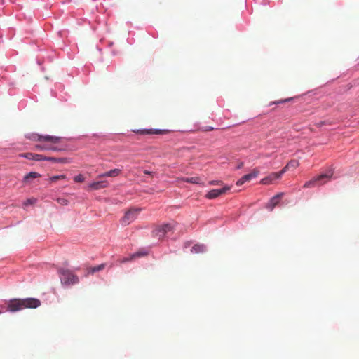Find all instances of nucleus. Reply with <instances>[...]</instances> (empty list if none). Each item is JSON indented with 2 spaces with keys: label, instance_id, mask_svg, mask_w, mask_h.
<instances>
[{
  "label": "nucleus",
  "instance_id": "f257e3e1",
  "mask_svg": "<svg viewBox=\"0 0 359 359\" xmlns=\"http://www.w3.org/2000/svg\"><path fill=\"white\" fill-rule=\"evenodd\" d=\"M40 305V300L36 298L13 299L8 302L7 309L0 305V314L5 311L15 312L24 309H36Z\"/></svg>",
  "mask_w": 359,
  "mask_h": 359
},
{
  "label": "nucleus",
  "instance_id": "f03ea898",
  "mask_svg": "<svg viewBox=\"0 0 359 359\" xmlns=\"http://www.w3.org/2000/svg\"><path fill=\"white\" fill-rule=\"evenodd\" d=\"M38 140H43V142L45 143V146L48 147H50V149H47L46 150L51 151H60L62 150L57 144L60 142L62 138L57 136H52V135H44V137H38Z\"/></svg>",
  "mask_w": 359,
  "mask_h": 359
},
{
  "label": "nucleus",
  "instance_id": "7ed1b4c3",
  "mask_svg": "<svg viewBox=\"0 0 359 359\" xmlns=\"http://www.w3.org/2000/svg\"><path fill=\"white\" fill-rule=\"evenodd\" d=\"M332 175H333L332 171H329L326 174L320 175L316 177L315 178L306 182L305 184H304L303 187L304 188H310V187H315L316 184H318V185L323 184L325 182L330 180Z\"/></svg>",
  "mask_w": 359,
  "mask_h": 359
},
{
  "label": "nucleus",
  "instance_id": "20e7f679",
  "mask_svg": "<svg viewBox=\"0 0 359 359\" xmlns=\"http://www.w3.org/2000/svg\"><path fill=\"white\" fill-rule=\"evenodd\" d=\"M60 275L61 282L64 284L72 285L78 282V277L69 270L60 269Z\"/></svg>",
  "mask_w": 359,
  "mask_h": 359
},
{
  "label": "nucleus",
  "instance_id": "39448f33",
  "mask_svg": "<svg viewBox=\"0 0 359 359\" xmlns=\"http://www.w3.org/2000/svg\"><path fill=\"white\" fill-rule=\"evenodd\" d=\"M174 226L171 224H165L161 226H158L153 231V236L158 238V239L163 238L168 232L173 230Z\"/></svg>",
  "mask_w": 359,
  "mask_h": 359
},
{
  "label": "nucleus",
  "instance_id": "423d86ee",
  "mask_svg": "<svg viewBox=\"0 0 359 359\" xmlns=\"http://www.w3.org/2000/svg\"><path fill=\"white\" fill-rule=\"evenodd\" d=\"M140 209L133 208L128 210L121 219V223L123 226L128 225L136 219Z\"/></svg>",
  "mask_w": 359,
  "mask_h": 359
},
{
  "label": "nucleus",
  "instance_id": "0eeeda50",
  "mask_svg": "<svg viewBox=\"0 0 359 359\" xmlns=\"http://www.w3.org/2000/svg\"><path fill=\"white\" fill-rule=\"evenodd\" d=\"M230 189L231 187L229 186L225 185L222 189L210 190L205 194V198L208 199L216 198L224 194L227 191L230 190Z\"/></svg>",
  "mask_w": 359,
  "mask_h": 359
},
{
  "label": "nucleus",
  "instance_id": "6e6552de",
  "mask_svg": "<svg viewBox=\"0 0 359 359\" xmlns=\"http://www.w3.org/2000/svg\"><path fill=\"white\" fill-rule=\"evenodd\" d=\"M109 186V183L106 180L95 181L90 183L88 186V191L99 190L106 188Z\"/></svg>",
  "mask_w": 359,
  "mask_h": 359
},
{
  "label": "nucleus",
  "instance_id": "1a4fd4ad",
  "mask_svg": "<svg viewBox=\"0 0 359 359\" xmlns=\"http://www.w3.org/2000/svg\"><path fill=\"white\" fill-rule=\"evenodd\" d=\"M19 156L20 157L25 158L28 160H32V161H43L44 159L43 155L30 153V152L20 154Z\"/></svg>",
  "mask_w": 359,
  "mask_h": 359
},
{
  "label": "nucleus",
  "instance_id": "9d476101",
  "mask_svg": "<svg viewBox=\"0 0 359 359\" xmlns=\"http://www.w3.org/2000/svg\"><path fill=\"white\" fill-rule=\"evenodd\" d=\"M135 133L140 135H152V134H165L167 133L166 130H154V129H144L137 130Z\"/></svg>",
  "mask_w": 359,
  "mask_h": 359
},
{
  "label": "nucleus",
  "instance_id": "9b49d317",
  "mask_svg": "<svg viewBox=\"0 0 359 359\" xmlns=\"http://www.w3.org/2000/svg\"><path fill=\"white\" fill-rule=\"evenodd\" d=\"M282 194H278L273 197H272L270 200V201L266 205V208L269 210L270 211H272L273 208L276 207V205L279 203Z\"/></svg>",
  "mask_w": 359,
  "mask_h": 359
},
{
  "label": "nucleus",
  "instance_id": "f8f14e48",
  "mask_svg": "<svg viewBox=\"0 0 359 359\" xmlns=\"http://www.w3.org/2000/svg\"><path fill=\"white\" fill-rule=\"evenodd\" d=\"M278 179H280V175H276V172H272L269 176L263 178L260 181V184L264 185H268L271 184L274 180Z\"/></svg>",
  "mask_w": 359,
  "mask_h": 359
},
{
  "label": "nucleus",
  "instance_id": "ddd939ff",
  "mask_svg": "<svg viewBox=\"0 0 359 359\" xmlns=\"http://www.w3.org/2000/svg\"><path fill=\"white\" fill-rule=\"evenodd\" d=\"M121 172V170L120 169H113L109 171H107L104 173H102L97 176V178H102V177H114L119 175Z\"/></svg>",
  "mask_w": 359,
  "mask_h": 359
},
{
  "label": "nucleus",
  "instance_id": "4468645a",
  "mask_svg": "<svg viewBox=\"0 0 359 359\" xmlns=\"http://www.w3.org/2000/svg\"><path fill=\"white\" fill-rule=\"evenodd\" d=\"M43 160L49 161L53 163H67L69 162L67 158H65L46 157L43 156Z\"/></svg>",
  "mask_w": 359,
  "mask_h": 359
},
{
  "label": "nucleus",
  "instance_id": "2eb2a0df",
  "mask_svg": "<svg viewBox=\"0 0 359 359\" xmlns=\"http://www.w3.org/2000/svg\"><path fill=\"white\" fill-rule=\"evenodd\" d=\"M259 174V171L257 169H254L252 171V172L245 175L244 176H243V180H245V182H248V181H250V180H252V178L257 177Z\"/></svg>",
  "mask_w": 359,
  "mask_h": 359
},
{
  "label": "nucleus",
  "instance_id": "dca6fc26",
  "mask_svg": "<svg viewBox=\"0 0 359 359\" xmlns=\"http://www.w3.org/2000/svg\"><path fill=\"white\" fill-rule=\"evenodd\" d=\"M183 182L191 183V184H201V180L199 177L196 176L194 177H184L182 180Z\"/></svg>",
  "mask_w": 359,
  "mask_h": 359
},
{
  "label": "nucleus",
  "instance_id": "f3484780",
  "mask_svg": "<svg viewBox=\"0 0 359 359\" xmlns=\"http://www.w3.org/2000/svg\"><path fill=\"white\" fill-rule=\"evenodd\" d=\"M41 177V175L36 172H31L26 175L24 177V181L27 182L30 178H37Z\"/></svg>",
  "mask_w": 359,
  "mask_h": 359
},
{
  "label": "nucleus",
  "instance_id": "a211bd4d",
  "mask_svg": "<svg viewBox=\"0 0 359 359\" xmlns=\"http://www.w3.org/2000/svg\"><path fill=\"white\" fill-rule=\"evenodd\" d=\"M105 267V264H101L97 266H94V267H91L90 269H89V271L92 273H94L95 272H97V271H100L101 270H103Z\"/></svg>",
  "mask_w": 359,
  "mask_h": 359
},
{
  "label": "nucleus",
  "instance_id": "6ab92c4d",
  "mask_svg": "<svg viewBox=\"0 0 359 359\" xmlns=\"http://www.w3.org/2000/svg\"><path fill=\"white\" fill-rule=\"evenodd\" d=\"M205 250V246L203 245H195L191 251L196 253L203 252Z\"/></svg>",
  "mask_w": 359,
  "mask_h": 359
},
{
  "label": "nucleus",
  "instance_id": "aec40b11",
  "mask_svg": "<svg viewBox=\"0 0 359 359\" xmlns=\"http://www.w3.org/2000/svg\"><path fill=\"white\" fill-rule=\"evenodd\" d=\"M287 165L289 168H296L299 166V163L297 160H291Z\"/></svg>",
  "mask_w": 359,
  "mask_h": 359
},
{
  "label": "nucleus",
  "instance_id": "412c9836",
  "mask_svg": "<svg viewBox=\"0 0 359 359\" xmlns=\"http://www.w3.org/2000/svg\"><path fill=\"white\" fill-rule=\"evenodd\" d=\"M35 148L38 150H46L47 149H50V147L45 146L44 142H40L39 144L35 145Z\"/></svg>",
  "mask_w": 359,
  "mask_h": 359
},
{
  "label": "nucleus",
  "instance_id": "4be33fe9",
  "mask_svg": "<svg viewBox=\"0 0 359 359\" xmlns=\"http://www.w3.org/2000/svg\"><path fill=\"white\" fill-rule=\"evenodd\" d=\"M57 202L61 205H67L69 204L68 200L65 198H57Z\"/></svg>",
  "mask_w": 359,
  "mask_h": 359
},
{
  "label": "nucleus",
  "instance_id": "5701e85b",
  "mask_svg": "<svg viewBox=\"0 0 359 359\" xmlns=\"http://www.w3.org/2000/svg\"><path fill=\"white\" fill-rule=\"evenodd\" d=\"M38 137H44V135H38V134H33L29 138L32 140H33V141H37V142H43V140H38Z\"/></svg>",
  "mask_w": 359,
  "mask_h": 359
},
{
  "label": "nucleus",
  "instance_id": "b1692460",
  "mask_svg": "<svg viewBox=\"0 0 359 359\" xmlns=\"http://www.w3.org/2000/svg\"><path fill=\"white\" fill-rule=\"evenodd\" d=\"M65 175H55V176H53V177H50V180L51 182H56L58 180H62V179H65Z\"/></svg>",
  "mask_w": 359,
  "mask_h": 359
},
{
  "label": "nucleus",
  "instance_id": "393cba45",
  "mask_svg": "<svg viewBox=\"0 0 359 359\" xmlns=\"http://www.w3.org/2000/svg\"><path fill=\"white\" fill-rule=\"evenodd\" d=\"M138 255V253H135L133 255H132L130 257L128 258H124L122 260H121V263H124V262H129V261H131L133 260L135 257H136V256Z\"/></svg>",
  "mask_w": 359,
  "mask_h": 359
},
{
  "label": "nucleus",
  "instance_id": "a878e982",
  "mask_svg": "<svg viewBox=\"0 0 359 359\" xmlns=\"http://www.w3.org/2000/svg\"><path fill=\"white\" fill-rule=\"evenodd\" d=\"M291 100H292V98H287V99H285V100H277V101L271 102L270 104H283V103L288 102V101H290Z\"/></svg>",
  "mask_w": 359,
  "mask_h": 359
},
{
  "label": "nucleus",
  "instance_id": "bb28decb",
  "mask_svg": "<svg viewBox=\"0 0 359 359\" xmlns=\"http://www.w3.org/2000/svg\"><path fill=\"white\" fill-rule=\"evenodd\" d=\"M74 180L76 182H83L84 181V177L82 175L79 174L75 176Z\"/></svg>",
  "mask_w": 359,
  "mask_h": 359
},
{
  "label": "nucleus",
  "instance_id": "cd10ccee",
  "mask_svg": "<svg viewBox=\"0 0 359 359\" xmlns=\"http://www.w3.org/2000/svg\"><path fill=\"white\" fill-rule=\"evenodd\" d=\"M36 201V198H29L24 202V205L27 206L30 204H33Z\"/></svg>",
  "mask_w": 359,
  "mask_h": 359
},
{
  "label": "nucleus",
  "instance_id": "c85d7f7f",
  "mask_svg": "<svg viewBox=\"0 0 359 359\" xmlns=\"http://www.w3.org/2000/svg\"><path fill=\"white\" fill-rule=\"evenodd\" d=\"M290 168L287 167V165H286L280 172H276V175H280V178L282 177V175Z\"/></svg>",
  "mask_w": 359,
  "mask_h": 359
},
{
  "label": "nucleus",
  "instance_id": "c756f323",
  "mask_svg": "<svg viewBox=\"0 0 359 359\" xmlns=\"http://www.w3.org/2000/svg\"><path fill=\"white\" fill-rule=\"evenodd\" d=\"M210 185H222L223 182L221 180H212L209 182Z\"/></svg>",
  "mask_w": 359,
  "mask_h": 359
},
{
  "label": "nucleus",
  "instance_id": "7c9ffc66",
  "mask_svg": "<svg viewBox=\"0 0 359 359\" xmlns=\"http://www.w3.org/2000/svg\"><path fill=\"white\" fill-rule=\"evenodd\" d=\"M245 180H243V177H242L240 180H238L237 182H236V185L237 186H241L242 184H243L245 183Z\"/></svg>",
  "mask_w": 359,
  "mask_h": 359
},
{
  "label": "nucleus",
  "instance_id": "2f4dec72",
  "mask_svg": "<svg viewBox=\"0 0 359 359\" xmlns=\"http://www.w3.org/2000/svg\"><path fill=\"white\" fill-rule=\"evenodd\" d=\"M213 130H214V128L211 127V126H206V127L204 128V129H203V130L205 131V132L212 131Z\"/></svg>",
  "mask_w": 359,
  "mask_h": 359
},
{
  "label": "nucleus",
  "instance_id": "473e14b6",
  "mask_svg": "<svg viewBox=\"0 0 359 359\" xmlns=\"http://www.w3.org/2000/svg\"><path fill=\"white\" fill-rule=\"evenodd\" d=\"M144 173L146 174V175H151L152 172H150V171H148V170H144Z\"/></svg>",
  "mask_w": 359,
  "mask_h": 359
},
{
  "label": "nucleus",
  "instance_id": "72a5a7b5",
  "mask_svg": "<svg viewBox=\"0 0 359 359\" xmlns=\"http://www.w3.org/2000/svg\"><path fill=\"white\" fill-rule=\"evenodd\" d=\"M243 166V163H241L237 166V169H240V168H241Z\"/></svg>",
  "mask_w": 359,
  "mask_h": 359
},
{
  "label": "nucleus",
  "instance_id": "f704fd0d",
  "mask_svg": "<svg viewBox=\"0 0 359 359\" xmlns=\"http://www.w3.org/2000/svg\"><path fill=\"white\" fill-rule=\"evenodd\" d=\"M138 255L137 257H140V256H143V255H145L146 254L145 253H142V252H138Z\"/></svg>",
  "mask_w": 359,
  "mask_h": 359
}]
</instances>
